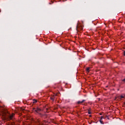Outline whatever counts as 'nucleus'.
<instances>
[{
  "instance_id": "nucleus-1",
  "label": "nucleus",
  "mask_w": 125,
  "mask_h": 125,
  "mask_svg": "<svg viewBox=\"0 0 125 125\" xmlns=\"http://www.w3.org/2000/svg\"><path fill=\"white\" fill-rule=\"evenodd\" d=\"M6 114H7V111L6 110H2L1 112L0 116H1L4 120H6Z\"/></svg>"
},
{
  "instance_id": "nucleus-2",
  "label": "nucleus",
  "mask_w": 125,
  "mask_h": 125,
  "mask_svg": "<svg viewBox=\"0 0 125 125\" xmlns=\"http://www.w3.org/2000/svg\"><path fill=\"white\" fill-rule=\"evenodd\" d=\"M83 25L78 23L76 27L77 32H81V31H83Z\"/></svg>"
},
{
  "instance_id": "nucleus-3",
  "label": "nucleus",
  "mask_w": 125,
  "mask_h": 125,
  "mask_svg": "<svg viewBox=\"0 0 125 125\" xmlns=\"http://www.w3.org/2000/svg\"><path fill=\"white\" fill-rule=\"evenodd\" d=\"M14 116H15V114L14 113L9 114L7 115L8 120H13L14 119Z\"/></svg>"
},
{
  "instance_id": "nucleus-4",
  "label": "nucleus",
  "mask_w": 125,
  "mask_h": 125,
  "mask_svg": "<svg viewBox=\"0 0 125 125\" xmlns=\"http://www.w3.org/2000/svg\"><path fill=\"white\" fill-rule=\"evenodd\" d=\"M41 111H42V109L39 107L34 108L33 109V112L37 113V114H39Z\"/></svg>"
},
{
  "instance_id": "nucleus-5",
  "label": "nucleus",
  "mask_w": 125,
  "mask_h": 125,
  "mask_svg": "<svg viewBox=\"0 0 125 125\" xmlns=\"http://www.w3.org/2000/svg\"><path fill=\"white\" fill-rule=\"evenodd\" d=\"M125 95H121V96H117L116 98H115V100L116 99H118V100H120L122 99V98H125Z\"/></svg>"
},
{
  "instance_id": "nucleus-6",
  "label": "nucleus",
  "mask_w": 125,
  "mask_h": 125,
  "mask_svg": "<svg viewBox=\"0 0 125 125\" xmlns=\"http://www.w3.org/2000/svg\"><path fill=\"white\" fill-rule=\"evenodd\" d=\"M85 101V100H83L82 101H78V104H81V103H83Z\"/></svg>"
},
{
  "instance_id": "nucleus-7",
  "label": "nucleus",
  "mask_w": 125,
  "mask_h": 125,
  "mask_svg": "<svg viewBox=\"0 0 125 125\" xmlns=\"http://www.w3.org/2000/svg\"><path fill=\"white\" fill-rule=\"evenodd\" d=\"M37 102H38V101L37 100H36V99L33 100V104H34L35 103H37Z\"/></svg>"
},
{
  "instance_id": "nucleus-8",
  "label": "nucleus",
  "mask_w": 125,
  "mask_h": 125,
  "mask_svg": "<svg viewBox=\"0 0 125 125\" xmlns=\"http://www.w3.org/2000/svg\"><path fill=\"white\" fill-rule=\"evenodd\" d=\"M90 67H87V68H86V72H89V70H90Z\"/></svg>"
},
{
  "instance_id": "nucleus-9",
  "label": "nucleus",
  "mask_w": 125,
  "mask_h": 125,
  "mask_svg": "<svg viewBox=\"0 0 125 125\" xmlns=\"http://www.w3.org/2000/svg\"><path fill=\"white\" fill-rule=\"evenodd\" d=\"M54 98H55V97H51V100H52L53 101H54Z\"/></svg>"
},
{
  "instance_id": "nucleus-10",
  "label": "nucleus",
  "mask_w": 125,
  "mask_h": 125,
  "mask_svg": "<svg viewBox=\"0 0 125 125\" xmlns=\"http://www.w3.org/2000/svg\"><path fill=\"white\" fill-rule=\"evenodd\" d=\"M100 122L101 124L103 125V121L102 120H100Z\"/></svg>"
},
{
  "instance_id": "nucleus-11",
  "label": "nucleus",
  "mask_w": 125,
  "mask_h": 125,
  "mask_svg": "<svg viewBox=\"0 0 125 125\" xmlns=\"http://www.w3.org/2000/svg\"><path fill=\"white\" fill-rule=\"evenodd\" d=\"M102 120H103V116H101V120L102 121Z\"/></svg>"
},
{
  "instance_id": "nucleus-12",
  "label": "nucleus",
  "mask_w": 125,
  "mask_h": 125,
  "mask_svg": "<svg viewBox=\"0 0 125 125\" xmlns=\"http://www.w3.org/2000/svg\"><path fill=\"white\" fill-rule=\"evenodd\" d=\"M88 114H91V112L90 111H88Z\"/></svg>"
},
{
  "instance_id": "nucleus-13",
  "label": "nucleus",
  "mask_w": 125,
  "mask_h": 125,
  "mask_svg": "<svg viewBox=\"0 0 125 125\" xmlns=\"http://www.w3.org/2000/svg\"><path fill=\"white\" fill-rule=\"evenodd\" d=\"M124 56H125V51H124Z\"/></svg>"
},
{
  "instance_id": "nucleus-14",
  "label": "nucleus",
  "mask_w": 125,
  "mask_h": 125,
  "mask_svg": "<svg viewBox=\"0 0 125 125\" xmlns=\"http://www.w3.org/2000/svg\"><path fill=\"white\" fill-rule=\"evenodd\" d=\"M123 82H125V78L123 80Z\"/></svg>"
},
{
  "instance_id": "nucleus-15",
  "label": "nucleus",
  "mask_w": 125,
  "mask_h": 125,
  "mask_svg": "<svg viewBox=\"0 0 125 125\" xmlns=\"http://www.w3.org/2000/svg\"><path fill=\"white\" fill-rule=\"evenodd\" d=\"M124 104H125V102L124 103Z\"/></svg>"
}]
</instances>
